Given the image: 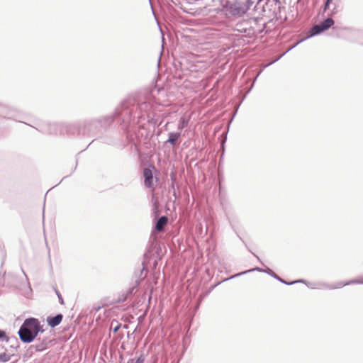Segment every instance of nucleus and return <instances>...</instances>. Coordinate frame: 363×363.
Here are the masks:
<instances>
[{"label": "nucleus", "mask_w": 363, "mask_h": 363, "mask_svg": "<svg viewBox=\"0 0 363 363\" xmlns=\"http://www.w3.org/2000/svg\"><path fill=\"white\" fill-rule=\"evenodd\" d=\"M180 134L176 133H170L169 134V138L167 142L172 144V145H175L178 138H179Z\"/></svg>", "instance_id": "nucleus-6"}, {"label": "nucleus", "mask_w": 363, "mask_h": 363, "mask_svg": "<svg viewBox=\"0 0 363 363\" xmlns=\"http://www.w3.org/2000/svg\"><path fill=\"white\" fill-rule=\"evenodd\" d=\"M40 330L39 322L35 318L25 320L19 330V336L24 342H32L38 335Z\"/></svg>", "instance_id": "nucleus-1"}, {"label": "nucleus", "mask_w": 363, "mask_h": 363, "mask_svg": "<svg viewBox=\"0 0 363 363\" xmlns=\"http://www.w3.org/2000/svg\"><path fill=\"white\" fill-rule=\"evenodd\" d=\"M168 223V218L167 216H162L159 220H157L155 229L158 232H161L164 230V226Z\"/></svg>", "instance_id": "nucleus-4"}, {"label": "nucleus", "mask_w": 363, "mask_h": 363, "mask_svg": "<svg viewBox=\"0 0 363 363\" xmlns=\"http://www.w3.org/2000/svg\"><path fill=\"white\" fill-rule=\"evenodd\" d=\"M188 123H189V120L187 118H186L185 117H182L179 120V122L178 124V128L179 129H183L187 126Z\"/></svg>", "instance_id": "nucleus-7"}, {"label": "nucleus", "mask_w": 363, "mask_h": 363, "mask_svg": "<svg viewBox=\"0 0 363 363\" xmlns=\"http://www.w3.org/2000/svg\"><path fill=\"white\" fill-rule=\"evenodd\" d=\"M10 356L7 354L6 353L4 352L0 354V362H6L9 361Z\"/></svg>", "instance_id": "nucleus-8"}, {"label": "nucleus", "mask_w": 363, "mask_h": 363, "mask_svg": "<svg viewBox=\"0 0 363 363\" xmlns=\"http://www.w3.org/2000/svg\"><path fill=\"white\" fill-rule=\"evenodd\" d=\"M133 360H131L133 362ZM145 362V357L143 355H140L135 362H128V363H144Z\"/></svg>", "instance_id": "nucleus-9"}, {"label": "nucleus", "mask_w": 363, "mask_h": 363, "mask_svg": "<svg viewBox=\"0 0 363 363\" xmlns=\"http://www.w3.org/2000/svg\"><path fill=\"white\" fill-rule=\"evenodd\" d=\"M62 320V315L58 314L55 317H49L48 318V323L51 327H55L58 325Z\"/></svg>", "instance_id": "nucleus-5"}, {"label": "nucleus", "mask_w": 363, "mask_h": 363, "mask_svg": "<svg viewBox=\"0 0 363 363\" xmlns=\"http://www.w3.org/2000/svg\"><path fill=\"white\" fill-rule=\"evenodd\" d=\"M334 24V21L332 18H327L320 24L314 26L311 30V35H317L320 33L328 30L329 28H330Z\"/></svg>", "instance_id": "nucleus-2"}, {"label": "nucleus", "mask_w": 363, "mask_h": 363, "mask_svg": "<svg viewBox=\"0 0 363 363\" xmlns=\"http://www.w3.org/2000/svg\"><path fill=\"white\" fill-rule=\"evenodd\" d=\"M57 296H58V298H59V300H60V303H61V304H64V301H63V299H62V298L61 294H60L58 291H57Z\"/></svg>", "instance_id": "nucleus-11"}, {"label": "nucleus", "mask_w": 363, "mask_h": 363, "mask_svg": "<svg viewBox=\"0 0 363 363\" xmlns=\"http://www.w3.org/2000/svg\"><path fill=\"white\" fill-rule=\"evenodd\" d=\"M331 1H332V0H327V1L325 3V9H327L328 8V6Z\"/></svg>", "instance_id": "nucleus-12"}, {"label": "nucleus", "mask_w": 363, "mask_h": 363, "mask_svg": "<svg viewBox=\"0 0 363 363\" xmlns=\"http://www.w3.org/2000/svg\"><path fill=\"white\" fill-rule=\"evenodd\" d=\"M6 334L4 330H0V339L6 338Z\"/></svg>", "instance_id": "nucleus-10"}, {"label": "nucleus", "mask_w": 363, "mask_h": 363, "mask_svg": "<svg viewBox=\"0 0 363 363\" xmlns=\"http://www.w3.org/2000/svg\"><path fill=\"white\" fill-rule=\"evenodd\" d=\"M144 184L146 187L150 188L153 186V174L151 169L145 168L143 170Z\"/></svg>", "instance_id": "nucleus-3"}, {"label": "nucleus", "mask_w": 363, "mask_h": 363, "mask_svg": "<svg viewBox=\"0 0 363 363\" xmlns=\"http://www.w3.org/2000/svg\"><path fill=\"white\" fill-rule=\"evenodd\" d=\"M119 328H120V325H117L116 327H115L113 331L116 333L118 330Z\"/></svg>", "instance_id": "nucleus-13"}, {"label": "nucleus", "mask_w": 363, "mask_h": 363, "mask_svg": "<svg viewBox=\"0 0 363 363\" xmlns=\"http://www.w3.org/2000/svg\"><path fill=\"white\" fill-rule=\"evenodd\" d=\"M267 1H268V0H260V1H259V4H261V3H264V2L265 4H267Z\"/></svg>", "instance_id": "nucleus-14"}]
</instances>
